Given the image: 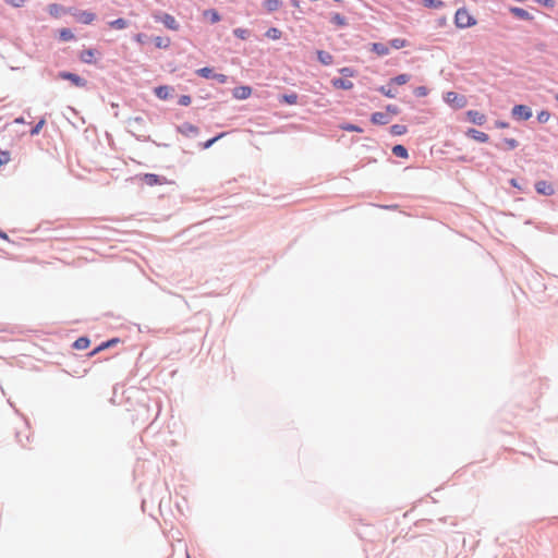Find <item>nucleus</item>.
<instances>
[{"instance_id": "obj_57", "label": "nucleus", "mask_w": 558, "mask_h": 558, "mask_svg": "<svg viewBox=\"0 0 558 558\" xmlns=\"http://www.w3.org/2000/svg\"><path fill=\"white\" fill-rule=\"evenodd\" d=\"M14 123L23 124V123H25V120L23 117H19V118H15Z\"/></svg>"}, {"instance_id": "obj_17", "label": "nucleus", "mask_w": 558, "mask_h": 558, "mask_svg": "<svg viewBox=\"0 0 558 558\" xmlns=\"http://www.w3.org/2000/svg\"><path fill=\"white\" fill-rule=\"evenodd\" d=\"M74 16L82 24H90L96 19L95 13L90 11H78Z\"/></svg>"}, {"instance_id": "obj_32", "label": "nucleus", "mask_w": 558, "mask_h": 558, "mask_svg": "<svg viewBox=\"0 0 558 558\" xmlns=\"http://www.w3.org/2000/svg\"><path fill=\"white\" fill-rule=\"evenodd\" d=\"M154 41H155V46L159 49H167L171 43L169 37H161V36L155 37Z\"/></svg>"}, {"instance_id": "obj_27", "label": "nucleus", "mask_w": 558, "mask_h": 558, "mask_svg": "<svg viewBox=\"0 0 558 558\" xmlns=\"http://www.w3.org/2000/svg\"><path fill=\"white\" fill-rule=\"evenodd\" d=\"M110 28L124 29L130 25V22L125 19L119 17L108 23Z\"/></svg>"}, {"instance_id": "obj_49", "label": "nucleus", "mask_w": 558, "mask_h": 558, "mask_svg": "<svg viewBox=\"0 0 558 558\" xmlns=\"http://www.w3.org/2000/svg\"><path fill=\"white\" fill-rule=\"evenodd\" d=\"M213 80L217 81L219 84H226L228 82V76L221 73H215V75H213Z\"/></svg>"}, {"instance_id": "obj_10", "label": "nucleus", "mask_w": 558, "mask_h": 558, "mask_svg": "<svg viewBox=\"0 0 558 558\" xmlns=\"http://www.w3.org/2000/svg\"><path fill=\"white\" fill-rule=\"evenodd\" d=\"M535 191L544 196H550L555 193L554 186L547 181L539 180L535 183Z\"/></svg>"}, {"instance_id": "obj_23", "label": "nucleus", "mask_w": 558, "mask_h": 558, "mask_svg": "<svg viewBox=\"0 0 558 558\" xmlns=\"http://www.w3.org/2000/svg\"><path fill=\"white\" fill-rule=\"evenodd\" d=\"M66 9L58 3H51L48 5V13L53 17H60L61 14L65 13Z\"/></svg>"}, {"instance_id": "obj_55", "label": "nucleus", "mask_w": 558, "mask_h": 558, "mask_svg": "<svg viewBox=\"0 0 558 558\" xmlns=\"http://www.w3.org/2000/svg\"><path fill=\"white\" fill-rule=\"evenodd\" d=\"M509 183H510L511 186H513V187H515L518 190H521V191L523 190L522 186L519 183V180L515 179V178L510 179Z\"/></svg>"}, {"instance_id": "obj_45", "label": "nucleus", "mask_w": 558, "mask_h": 558, "mask_svg": "<svg viewBox=\"0 0 558 558\" xmlns=\"http://www.w3.org/2000/svg\"><path fill=\"white\" fill-rule=\"evenodd\" d=\"M339 73L343 77H352L355 74V70L353 68H350V66H344V68L339 69Z\"/></svg>"}, {"instance_id": "obj_18", "label": "nucleus", "mask_w": 558, "mask_h": 558, "mask_svg": "<svg viewBox=\"0 0 558 558\" xmlns=\"http://www.w3.org/2000/svg\"><path fill=\"white\" fill-rule=\"evenodd\" d=\"M371 122L376 125H385L389 123V117L385 112L376 111L372 113Z\"/></svg>"}, {"instance_id": "obj_13", "label": "nucleus", "mask_w": 558, "mask_h": 558, "mask_svg": "<svg viewBox=\"0 0 558 558\" xmlns=\"http://www.w3.org/2000/svg\"><path fill=\"white\" fill-rule=\"evenodd\" d=\"M465 135L474 141L480 142V143H486L489 140V136L486 133L478 131L476 129H473V128L468 129V131L465 132Z\"/></svg>"}, {"instance_id": "obj_7", "label": "nucleus", "mask_w": 558, "mask_h": 558, "mask_svg": "<svg viewBox=\"0 0 558 558\" xmlns=\"http://www.w3.org/2000/svg\"><path fill=\"white\" fill-rule=\"evenodd\" d=\"M465 114L466 120L475 125L482 126L486 122V116L477 110H469Z\"/></svg>"}, {"instance_id": "obj_46", "label": "nucleus", "mask_w": 558, "mask_h": 558, "mask_svg": "<svg viewBox=\"0 0 558 558\" xmlns=\"http://www.w3.org/2000/svg\"><path fill=\"white\" fill-rule=\"evenodd\" d=\"M413 94L416 97H425L428 94V89L426 86H417L414 88Z\"/></svg>"}, {"instance_id": "obj_25", "label": "nucleus", "mask_w": 558, "mask_h": 558, "mask_svg": "<svg viewBox=\"0 0 558 558\" xmlns=\"http://www.w3.org/2000/svg\"><path fill=\"white\" fill-rule=\"evenodd\" d=\"M411 78L410 74L402 73L399 75H396L389 80V85H404L407 84Z\"/></svg>"}, {"instance_id": "obj_56", "label": "nucleus", "mask_w": 558, "mask_h": 558, "mask_svg": "<svg viewBox=\"0 0 558 558\" xmlns=\"http://www.w3.org/2000/svg\"><path fill=\"white\" fill-rule=\"evenodd\" d=\"M290 4L294 8H300V1L299 0H290Z\"/></svg>"}, {"instance_id": "obj_53", "label": "nucleus", "mask_w": 558, "mask_h": 558, "mask_svg": "<svg viewBox=\"0 0 558 558\" xmlns=\"http://www.w3.org/2000/svg\"><path fill=\"white\" fill-rule=\"evenodd\" d=\"M147 36L144 33H137L134 35V40L141 45H143L146 40Z\"/></svg>"}, {"instance_id": "obj_43", "label": "nucleus", "mask_w": 558, "mask_h": 558, "mask_svg": "<svg viewBox=\"0 0 558 558\" xmlns=\"http://www.w3.org/2000/svg\"><path fill=\"white\" fill-rule=\"evenodd\" d=\"M423 2L426 8L430 9H438L444 4L441 0H424Z\"/></svg>"}, {"instance_id": "obj_16", "label": "nucleus", "mask_w": 558, "mask_h": 558, "mask_svg": "<svg viewBox=\"0 0 558 558\" xmlns=\"http://www.w3.org/2000/svg\"><path fill=\"white\" fill-rule=\"evenodd\" d=\"M299 100V95L294 92L278 95V101L286 105H295Z\"/></svg>"}, {"instance_id": "obj_22", "label": "nucleus", "mask_w": 558, "mask_h": 558, "mask_svg": "<svg viewBox=\"0 0 558 558\" xmlns=\"http://www.w3.org/2000/svg\"><path fill=\"white\" fill-rule=\"evenodd\" d=\"M118 342H120L119 338H112V339H109L107 341H104L96 349H94L90 352V355H95L96 353H98V352H100V351H102L105 349L111 348V347L116 345Z\"/></svg>"}, {"instance_id": "obj_11", "label": "nucleus", "mask_w": 558, "mask_h": 558, "mask_svg": "<svg viewBox=\"0 0 558 558\" xmlns=\"http://www.w3.org/2000/svg\"><path fill=\"white\" fill-rule=\"evenodd\" d=\"M100 54L96 49H84L80 53V60L86 64H96L95 56Z\"/></svg>"}, {"instance_id": "obj_15", "label": "nucleus", "mask_w": 558, "mask_h": 558, "mask_svg": "<svg viewBox=\"0 0 558 558\" xmlns=\"http://www.w3.org/2000/svg\"><path fill=\"white\" fill-rule=\"evenodd\" d=\"M331 84L335 88L349 90L353 88V83L347 77H335L331 80Z\"/></svg>"}, {"instance_id": "obj_24", "label": "nucleus", "mask_w": 558, "mask_h": 558, "mask_svg": "<svg viewBox=\"0 0 558 558\" xmlns=\"http://www.w3.org/2000/svg\"><path fill=\"white\" fill-rule=\"evenodd\" d=\"M371 51L375 52L376 54L384 57L389 53V48L383 43H373Z\"/></svg>"}, {"instance_id": "obj_30", "label": "nucleus", "mask_w": 558, "mask_h": 558, "mask_svg": "<svg viewBox=\"0 0 558 558\" xmlns=\"http://www.w3.org/2000/svg\"><path fill=\"white\" fill-rule=\"evenodd\" d=\"M89 345H90V340L88 337H85V336L77 338L73 343V348L76 350H85Z\"/></svg>"}, {"instance_id": "obj_1", "label": "nucleus", "mask_w": 558, "mask_h": 558, "mask_svg": "<svg viewBox=\"0 0 558 558\" xmlns=\"http://www.w3.org/2000/svg\"><path fill=\"white\" fill-rule=\"evenodd\" d=\"M454 24L458 28H468L476 24V20L472 16L465 8L457 10L454 15Z\"/></svg>"}, {"instance_id": "obj_37", "label": "nucleus", "mask_w": 558, "mask_h": 558, "mask_svg": "<svg viewBox=\"0 0 558 558\" xmlns=\"http://www.w3.org/2000/svg\"><path fill=\"white\" fill-rule=\"evenodd\" d=\"M74 34L70 28H62L59 34V38L62 41H70L74 39Z\"/></svg>"}, {"instance_id": "obj_59", "label": "nucleus", "mask_w": 558, "mask_h": 558, "mask_svg": "<svg viewBox=\"0 0 558 558\" xmlns=\"http://www.w3.org/2000/svg\"><path fill=\"white\" fill-rule=\"evenodd\" d=\"M554 98H555V100H556V101H558V93H556V94L554 95Z\"/></svg>"}, {"instance_id": "obj_26", "label": "nucleus", "mask_w": 558, "mask_h": 558, "mask_svg": "<svg viewBox=\"0 0 558 558\" xmlns=\"http://www.w3.org/2000/svg\"><path fill=\"white\" fill-rule=\"evenodd\" d=\"M377 92L383 94L384 96L388 98H396L397 97V90L392 88V85H383L376 88Z\"/></svg>"}, {"instance_id": "obj_19", "label": "nucleus", "mask_w": 558, "mask_h": 558, "mask_svg": "<svg viewBox=\"0 0 558 558\" xmlns=\"http://www.w3.org/2000/svg\"><path fill=\"white\" fill-rule=\"evenodd\" d=\"M282 5H283V2L281 0H264L263 1V8L268 13H272V12L279 10Z\"/></svg>"}, {"instance_id": "obj_2", "label": "nucleus", "mask_w": 558, "mask_h": 558, "mask_svg": "<svg viewBox=\"0 0 558 558\" xmlns=\"http://www.w3.org/2000/svg\"><path fill=\"white\" fill-rule=\"evenodd\" d=\"M155 22L163 24L170 31H179L180 24L175 17L167 12L158 11L153 14Z\"/></svg>"}, {"instance_id": "obj_34", "label": "nucleus", "mask_w": 558, "mask_h": 558, "mask_svg": "<svg viewBox=\"0 0 558 558\" xmlns=\"http://www.w3.org/2000/svg\"><path fill=\"white\" fill-rule=\"evenodd\" d=\"M407 131H408V128H407V125H403V124H393L390 126V133L393 136L403 135L407 133Z\"/></svg>"}, {"instance_id": "obj_54", "label": "nucleus", "mask_w": 558, "mask_h": 558, "mask_svg": "<svg viewBox=\"0 0 558 558\" xmlns=\"http://www.w3.org/2000/svg\"><path fill=\"white\" fill-rule=\"evenodd\" d=\"M495 126L497 129H506V128L509 126V123L505 122V121H501V120H497V121H495Z\"/></svg>"}, {"instance_id": "obj_48", "label": "nucleus", "mask_w": 558, "mask_h": 558, "mask_svg": "<svg viewBox=\"0 0 558 558\" xmlns=\"http://www.w3.org/2000/svg\"><path fill=\"white\" fill-rule=\"evenodd\" d=\"M10 161V153L4 150L0 151V167L7 165Z\"/></svg>"}, {"instance_id": "obj_3", "label": "nucleus", "mask_w": 558, "mask_h": 558, "mask_svg": "<svg viewBox=\"0 0 558 558\" xmlns=\"http://www.w3.org/2000/svg\"><path fill=\"white\" fill-rule=\"evenodd\" d=\"M444 100L456 110L464 108L468 104L466 97L456 92L446 93Z\"/></svg>"}, {"instance_id": "obj_40", "label": "nucleus", "mask_w": 558, "mask_h": 558, "mask_svg": "<svg viewBox=\"0 0 558 558\" xmlns=\"http://www.w3.org/2000/svg\"><path fill=\"white\" fill-rule=\"evenodd\" d=\"M225 135H226V133H223V132H222V133H219V134H217L216 136H214V137H211V138L207 140L206 142H204V143L202 144L203 149H208V148H210V147H211V146H213V145H214L218 140H220V138H221V137H223Z\"/></svg>"}, {"instance_id": "obj_12", "label": "nucleus", "mask_w": 558, "mask_h": 558, "mask_svg": "<svg viewBox=\"0 0 558 558\" xmlns=\"http://www.w3.org/2000/svg\"><path fill=\"white\" fill-rule=\"evenodd\" d=\"M232 95L234 98L240 100L247 99L252 95V87L247 85L234 87Z\"/></svg>"}, {"instance_id": "obj_60", "label": "nucleus", "mask_w": 558, "mask_h": 558, "mask_svg": "<svg viewBox=\"0 0 558 558\" xmlns=\"http://www.w3.org/2000/svg\"><path fill=\"white\" fill-rule=\"evenodd\" d=\"M495 146H496V148H498V149H502V147H501L499 144H496Z\"/></svg>"}, {"instance_id": "obj_52", "label": "nucleus", "mask_w": 558, "mask_h": 558, "mask_svg": "<svg viewBox=\"0 0 558 558\" xmlns=\"http://www.w3.org/2000/svg\"><path fill=\"white\" fill-rule=\"evenodd\" d=\"M538 4L541 5H544L546 8H554L555 7V1L554 0H535Z\"/></svg>"}, {"instance_id": "obj_20", "label": "nucleus", "mask_w": 558, "mask_h": 558, "mask_svg": "<svg viewBox=\"0 0 558 558\" xmlns=\"http://www.w3.org/2000/svg\"><path fill=\"white\" fill-rule=\"evenodd\" d=\"M203 16L207 19L211 24H216L221 21V15L216 9H207L203 12Z\"/></svg>"}, {"instance_id": "obj_4", "label": "nucleus", "mask_w": 558, "mask_h": 558, "mask_svg": "<svg viewBox=\"0 0 558 558\" xmlns=\"http://www.w3.org/2000/svg\"><path fill=\"white\" fill-rule=\"evenodd\" d=\"M136 179L148 186L162 185L168 182L166 177L155 173H141L136 175Z\"/></svg>"}, {"instance_id": "obj_51", "label": "nucleus", "mask_w": 558, "mask_h": 558, "mask_svg": "<svg viewBox=\"0 0 558 558\" xmlns=\"http://www.w3.org/2000/svg\"><path fill=\"white\" fill-rule=\"evenodd\" d=\"M5 3L12 5L13 8H21L24 5L25 0H4Z\"/></svg>"}, {"instance_id": "obj_58", "label": "nucleus", "mask_w": 558, "mask_h": 558, "mask_svg": "<svg viewBox=\"0 0 558 558\" xmlns=\"http://www.w3.org/2000/svg\"><path fill=\"white\" fill-rule=\"evenodd\" d=\"M0 239H4L7 240L8 239V235L5 232H3L1 229H0Z\"/></svg>"}, {"instance_id": "obj_42", "label": "nucleus", "mask_w": 558, "mask_h": 558, "mask_svg": "<svg viewBox=\"0 0 558 558\" xmlns=\"http://www.w3.org/2000/svg\"><path fill=\"white\" fill-rule=\"evenodd\" d=\"M504 143L506 144V149L513 150L519 146V142L515 138L505 137Z\"/></svg>"}, {"instance_id": "obj_33", "label": "nucleus", "mask_w": 558, "mask_h": 558, "mask_svg": "<svg viewBox=\"0 0 558 558\" xmlns=\"http://www.w3.org/2000/svg\"><path fill=\"white\" fill-rule=\"evenodd\" d=\"M281 35H282V32L277 27H269L265 33V36L272 40L280 39Z\"/></svg>"}, {"instance_id": "obj_38", "label": "nucleus", "mask_w": 558, "mask_h": 558, "mask_svg": "<svg viewBox=\"0 0 558 558\" xmlns=\"http://www.w3.org/2000/svg\"><path fill=\"white\" fill-rule=\"evenodd\" d=\"M340 129L343 130V131H347V132H357V133H361L363 132V129L356 124H353V123H342L340 125Z\"/></svg>"}, {"instance_id": "obj_28", "label": "nucleus", "mask_w": 558, "mask_h": 558, "mask_svg": "<svg viewBox=\"0 0 558 558\" xmlns=\"http://www.w3.org/2000/svg\"><path fill=\"white\" fill-rule=\"evenodd\" d=\"M330 23L338 27H344L348 25V20L340 13H332L330 17Z\"/></svg>"}, {"instance_id": "obj_14", "label": "nucleus", "mask_w": 558, "mask_h": 558, "mask_svg": "<svg viewBox=\"0 0 558 558\" xmlns=\"http://www.w3.org/2000/svg\"><path fill=\"white\" fill-rule=\"evenodd\" d=\"M509 11L513 16H515L519 20H523V21H532L533 20V15L522 8L511 7L509 9Z\"/></svg>"}, {"instance_id": "obj_35", "label": "nucleus", "mask_w": 558, "mask_h": 558, "mask_svg": "<svg viewBox=\"0 0 558 558\" xmlns=\"http://www.w3.org/2000/svg\"><path fill=\"white\" fill-rule=\"evenodd\" d=\"M389 45L393 48V49H401V48H404L409 45L408 40L407 39H403V38H393L389 41Z\"/></svg>"}, {"instance_id": "obj_31", "label": "nucleus", "mask_w": 558, "mask_h": 558, "mask_svg": "<svg viewBox=\"0 0 558 558\" xmlns=\"http://www.w3.org/2000/svg\"><path fill=\"white\" fill-rule=\"evenodd\" d=\"M195 73L199 77L207 78V80L213 78V75H215L213 68H209V66H204V68L197 69L195 71Z\"/></svg>"}, {"instance_id": "obj_41", "label": "nucleus", "mask_w": 558, "mask_h": 558, "mask_svg": "<svg viewBox=\"0 0 558 558\" xmlns=\"http://www.w3.org/2000/svg\"><path fill=\"white\" fill-rule=\"evenodd\" d=\"M128 123L130 126H142V125H144L145 120L143 117L136 116V117L130 118Z\"/></svg>"}, {"instance_id": "obj_44", "label": "nucleus", "mask_w": 558, "mask_h": 558, "mask_svg": "<svg viewBox=\"0 0 558 558\" xmlns=\"http://www.w3.org/2000/svg\"><path fill=\"white\" fill-rule=\"evenodd\" d=\"M536 118L539 123H546L550 119V112L547 110H542L537 113Z\"/></svg>"}, {"instance_id": "obj_9", "label": "nucleus", "mask_w": 558, "mask_h": 558, "mask_svg": "<svg viewBox=\"0 0 558 558\" xmlns=\"http://www.w3.org/2000/svg\"><path fill=\"white\" fill-rule=\"evenodd\" d=\"M174 88L168 85H160L155 88V95L161 100H168L173 97Z\"/></svg>"}, {"instance_id": "obj_39", "label": "nucleus", "mask_w": 558, "mask_h": 558, "mask_svg": "<svg viewBox=\"0 0 558 558\" xmlns=\"http://www.w3.org/2000/svg\"><path fill=\"white\" fill-rule=\"evenodd\" d=\"M46 124V119L43 117L39 119V121L31 129V136L38 135Z\"/></svg>"}, {"instance_id": "obj_21", "label": "nucleus", "mask_w": 558, "mask_h": 558, "mask_svg": "<svg viewBox=\"0 0 558 558\" xmlns=\"http://www.w3.org/2000/svg\"><path fill=\"white\" fill-rule=\"evenodd\" d=\"M316 54H317V60L323 64V65H330L332 64L333 62V57L331 53H329L328 51H325V50H317L316 51Z\"/></svg>"}, {"instance_id": "obj_47", "label": "nucleus", "mask_w": 558, "mask_h": 558, "mask_svg": "<svg viewBox=\"0 0 558 558\" xmlns=\"http://www.w3.org/2000/svg\"><path fill=\"white\" fill-rule=\"evenodd\" d=\"M191 102H192V98L190 95H181L178 100V104L180 106H189Z\"/></svg>"}, {"instance_id": "obj_29", "label": "nucleus", "mask_w": 558, "mask_h": 558, "mask_svg": "<svg viewBox=\"0 0 558 558\" xmlns=\"http://www.w3.org/2000/svg\"><path fill=\"white\" fill-rule=\"evenodd\" d=\"M391 150L396 157H399L402 159H407L409 157V151L404 145L397 144L392 147Z\"/></svg>"}, {"instance_id": "obj_50", "label": "nucleus", "mask_w": 558, "mask_h": 558, "mask_svg": "<svg viewBox=\"0 0 558 558\" xmlns=\"http://www.w3.org/2000/svg\"><path fill=\"white\" fill-rule=\"evenodd\" d=\"M386 111L391 114H399L401 110L398 106L390 104L386 106Z\"/></svg>"}, {"instance_id": "obj_8", "label": "nucleus", "mask_w": 558, "mask_h": 558, "mask_svg": "<svg viewBox=\"0 0 558 558\" xmlns=\"http://www.w3.org/2000/svg\"><path fill=\"white\" fill-rule=\"evenodd\" d=\"M178 132L187 137H194L198 135L199 129L189 122H184L177 128Z\"/></svg>"}, {"instance_id": "obj_6", "label": "nucleus", "mask_w": 558, "mask_h": 558, "mask_svg": "<svg viewBox=\"0 0 558 558\" xmlns=\"http://www.w3.org/2000/svg\"><path fill=\"white\" fill-rule=\"evenodd\" d=\"M58 77L70 81L76 87L84 88L87 86V81L84 77L69 71H60Z\"/></svg>"}, {"instance_id": "obj_5", "label": "nucleus", "mask_w": 558, "mask_h": 558, "mask_svg": "<svg viewBox=\"0 0 558 558\" xmlns=\"http://www.w3.org/2000/svg\"><path fill=\"white\" fill-rule=\"evenodd\" d=\"M511 116L514 120L526 121L532 118V109L526 105H514L511 109Z\"/></svg>"}, {"instance_id": "obj_36", "label": "nucleus", "mask_w": 558, "mask_h": 558, "mask_svg": "<svg viewBox=\"0 0 558 558\" xmlns=\"http://www.w3.org/2000/svg\"><path fill=\"white\" fill-rule=\"evenodd\" d=\"M233 35H234V37H236L239 39L245 40L250 37L251 32L246 28L239 27V28L233 29Z\"/></svg>"}]
</instances>
